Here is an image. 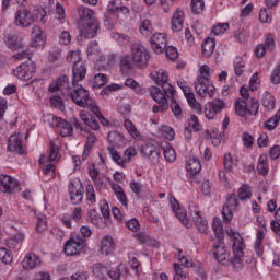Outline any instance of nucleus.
Masks as SVG:
<instances>
[{"mask_svg": "<svg viewBox=\"0 0 280 280\" xmlns=\"http://www.w3.org/2000/svg\"><path fill=\"white\" fill-rule=\"evenodd\" d=\"M226 234L229 237H232V250L234 253L233 266L237 270L242 268L244 264V241H242V236L231 228L226 230Z\"/></svg>", "mask_w": 280, "mask_h": 280, "instance_id": "5", "label": "nucleus"}, {"mask_svg": "<svg viewBox=\"0 0 280 280\" xmlns=\"http://www.w3.org/2000/svg\"><path fill=\"white\" fill-rule=\"evenodd\" d=\"M72 86L70 97L73 104L80 106V108H88L91 113H97V103L91 98L89 90L82 88V85H78V83Z\"/></svg>", "mask_w": 280, "mask_h": 280, "instance_id": "3", "label": "nucleus"}, {"mask_svg": "<svg viewBox=\"0 0 280 280\" xmlns=\"http://www.w3.org/2000/svg\"><path fill=\"white\" fill-rule=\"evenodd\" d=\"M100 252L102 255H113L115 253V242L112 236H104L101 241Z\"/></svg>", "mask_w": 280, "mask_h": 280, "instance_id": "26", "label": "nucleus"}, {"mask_svg": "<svg viewBox=\"0 0 280 280\" xmlns=\"http://www.w3.org/2000/svg\"><path fill=\"white\" fill-rule=\"evenodd\" d=\"M107 139L109 142H112L113 145H121V143H124L126 140L124 135L118 131H110L107 136Z\"/></svg>", "mask_w": 280, "mask_h": 280, "instance_id": "38", "label": "nucleus"}, {"mask_svg": "<svg viewBox=\"0 0 280 280\" xmlns=\"http://www.w3.org/2000/svg\"><path fill=\"white\" fill-rule=\"evenodd\" d=\"M272 84H280V61L271 72Z\"/></svg>", "mask_w": 280, "mask_h": 280, "instance_id": "64", "label": "nucleus"}, {"mask_svg": "<svg viewBox=\"0 0 280 280\" xmlns=\"http://www.w3.org/2000/svg\"><path fill=\"white\" fill-rule=\"evenodd\" d=\"M213 51H215V39L207 37L202 43V56L205 58H211Z\"/></svg>", "mask_w": 280, "mask_h": 280, "instance_id": "30", "label": "nucleus"}, {"mask_svg": "<svg viewBox=\"0 0 280 280\" xmlns=\"http://www.w3.org/2000/svg\"><path fill=\"white\" fill-rule=\"evenodd\" d=\"M112 189L116 194L117 200L122 205V207L128 210V197L124 192V188L119 184H113Z\"/></svg>", "mask_w": 280, "mask_h": 280, "instance_id": "29", "label": "nucleus"}, {"mask_svg": "<svg viewBox=\"0 0 280 280\" xmlns=\"http://www.w3.org/2000/svg\"><path fill=\"white\" fill-rule=\"evenodd\" d=\"M132 70V56L125 55L120 58V71L121 73H130Z\"/></svg>", "mask_w": 280, "mask_h": 280, "instance_id": "35", "label": "nucleus"}, {"mask_svg": "<svg viewBox=\"0 0 280 280\" xmlns=\"http://www.w3.org/2000/svg\"><path fill=\"white\" fill-rule=\"evenodd\" d=\"M107 150H108V152L110 154V158H112L114 163H117V165H120V167H126V163L124 161V158H121V155H119V152H117L115 150V148L108 147Z\"/></svg>", "mask_w": 280, "mask_h": 280, "instance_id": "41", "label": "nucleus"}, {"mask_svg": "<svg viewBox=\"0 0 280 280\" xmlns=\"http://www.w3.org/2000/svg\"><path fill=\"white\" fill-rule=\"evenodd\" d=\"M78 16H79L78 25L82 23H89L91 21H98L97 18L95 16V11L84 5H81L78 8Z\"/></svg>", "mask_w": 280, "mask_h": 280, "instance_id": "20", "label": "nucleus"}, {"mask_svg": "<svg viewBox=\"0 0 280 280\" xmlns=\"http://www.w3.org/2000/svg\"><path fill=\"white\" fill-rule=\"evenodd\" d=\"M58 152V144L55 141H50L49 153L46 159L48 161H60V154Z\"/></svg>", "mask_w": 280, "mask_h": 280, "instance_id": "40", "label": "nucleus"}, {"mask_svg": "<svg viewBox=\"0 0 280 280\" xmlns=\"http://www.w3.org/2000/svg\"><path fill=\"white\" fill-rule=\"evenodd\" d=\"M205 10L203 0H191V12L192 14H202Z\"/></svg>", "mask_w": 280, "mask_h": 280, "instance_id": "52", "label": "nucleus"}, {"mask_svg": "<svg viewBox=\"0 0 280 280\" xmlns=\"http://www.w3.org/2000/svg\"><path fill=\"white\" fill-rule=\"evenodd\" d=\"M130 49L133 65L140 69L148 67V61L150 60L148 49H145L141 43H132Z\"/></svg>", "mask_w": 280, "mask_h": 280, "instance_id": "7", "label": "nucleus"}, {"mask_svg": "<svg viewBox=\"0 0 280 280\" xmlns=\"http://www.w3.org/2000/svg\"><path fill=\"white\" fill-rule=\"evenodd\" d=\"M85 198L90 205H95V202H97V198L95 196V187H93L91 184L85 187Z\"/></svg>", "mask_w": 280, "mask_h": 280, "instance_id": "47", "label": "nucleus"}, {"mask_svg": "<svg viewBox=\"0 0 280 280\" xmlns=\"http://www.w3.org/2000/svg\"><path fill=\"white\" fill-rule=\"evenodd\" d=\"M226 108V103H224L221 98H215L212 102H208L205 108V115L207 119H215L222 110Z\"/></svg>", "mask_w": 280, "mask_h": 280, "instance_id": "13", "label": "nucleus"}, {"mask_svg": "<svg viewBox=\"0 0 280 280\" xmlns=\"http://www.w3.org/2000/svg\"><path fill=\"white\" fill-rule=\"evenodd\" d=\"M223 165L228 172H232L233 167H235V165H237V159H233V155H231V153L225 154Z\"/></svg>", "mask_w": 280, "mask_h": 280, "instance_id": "49", "label": "nucleus"}, {"mask_svg": "<svg viewBox=\"0 0 280 280\" xmlns=\"http://www.w3.org/2000/svg\"><path fill=\"white\" fill-rule=\"evenodd\" d=\"M36 266H40V258L33 253L26 254L22 261V268H24V270H34Z\"/></svg>", "mask_w": 280, "mask_h": 280, "instance_id": "25", "label": "nucleus"}, {"mask_svg": "<svg viewBox=\"0 0 280 280\" xmlns=\"http://www.w3.org/2000/svg\"><path fill=\"white\" fill-rule=\"evenodd\" d=\"M125 86H128V89H132L136 93H141L143 91V88H141V84L137 82L132 78H128L125 80Z\"/></svg>", "mask_w": 280, "mask_h": 280, "instance_id": "53", "label": "nucleus"}, {"mask_svg": "<svg viewBox=\"0 0 280 280\" xmlns=\"http://www.w3.org/2000/svg\"><path fill=\"white\" fill-rule=\"evenodd\" d=\"M8 152H16V154H24L25 153V144H23V140L21 138L20 132H15L10 136L8 140Z\"/></svg>", "mask_w": 280, "mask_h": 280, "instance_id": "18", "label": "nucleus"}, {"mask_svg": "<svg viewBox=\"0 0 280 280\" xmlns=\"http://www.w3.org/2000/svg\"><path fill=\"white\" fill-rule=\"evenodd\" d=\"M142 152L144 156H148V159L153 161V163H156V161H159V156H161V152H163L164 159L168 163H173V161H176V151H174L167 142H164V145L160 148H156L152 144H145L142 148Z\"/></svg>", "mask_w": 280, "mask_h": 280, "instance_id": "4", "label": "nucleus"}, {"mask_svg": "<svg viewBox=\"0 0 280 280\" xmlns=\"http://www.w3.org/2000/svg\"><path fill=\"white\" fill-rule=\"evenodd\" d=\"M214 259L222 266H233L235 261V254H233L232 260L229 259V252L226 250V245L223 242L218 243L213 246Z\"/></svg>", "mask_w": 280, "mask_h": 280, "instance_id": "11", "label": "nucleus"}, {"mask_svg": "<svg viewBox=\"0 0 280 280\" xmlns=\"http://www.w3.org/2000/svg\"><path fill=\"white\" fill-rule=\"evenodd\" d=\"M161 135L164 137V139H167V141H174V137H176L174 129L167 126L162 127Z\"/></svg>", "mask_w": 280, "mask_h": 280, "instance_id": "59", "label": "nucleus"}, {"mask_svg": "<svg viewBox=\"0 0 280 280\" xmlns=\"http://www.w3.org/2000/svg\"><path fill=\"white\" fill-rule=\"evenodd\" d=\"M151 49L155 54H163L167 49V34L155 33L150 37Z\"/></svg>", "mask_w": 280, "mask_h": 280, "instance_id": "16", "label": "nucleus"}, {"mask_svg": "<svg viewBox=\"0 0 280 280\" xmlns=\"http://www.w3.org/2000/svg\"><path fill=\"white\" fill-rule=\"evenodd\" d=\"M237 194L240 200H250V197L253 196L249 185H243L241 188H238Z\"/></svg>", "mask_w": 280, "mask_h": 280, "instance_id": "45", "label": "nucleus"}, {"mask_svg": "<svg viewBox=\"0 0 280 280\" xmlns=\"http://www.w3.org/2000/svg\"><path fill=\"white\" fill-rule=\"evenodd\" d=\"M113 38L116 40V43H118V45H128V43L132 40L131 36H128L124 33H114Z\"/></svg>", "mask_w": 280, "mask_h": 280, "instance_id": "51", "label": "nucleus"}, {"mask_svg": "<svg viewBox=\"0 0 280 280\" xmlns=\"http://www.w3.org/2000/svg\"><path fill=\"white\" fill-rule=\"evenodd\" d=\"M124 127L127 130L128 135L132 137V139H141V132H139V129H137V126H135V122L130 119H125Z\"/></svg>", "mask_w": 280, "mask_h": 280, "instance_id": "32", "label": "nucleus"}, {"mask_svg": "<svg viewBox=\"0 0 280 280\" xmlns=\"http://www.w3.org/2000/svg\"><path fill=\"white\" fill-rule=\"evenodd\" d=\"M12 254L5 247H0V261L2 264H12Z\"/></svg>", "mask_w": 280, "mask_h": 280, "instance_id": "60", "label": "nucleus"}, {"mask_svg": "<svg viewBox=\"0 0 280 280\" xmlns=\"http://www.w3.org/2000/svg\"><path fill=\"white\" fill-rule=\"evenodd\" d=\"M4 44L7 47H9V49H12V51L23 48V40H21L16 35H7L4 38Z\"/></svg>", "mask_w": 280, "mask_h": 280, "instance_id": "27", "label": "nucleus"}, {"mask_svg": "<svg viewBox=\"0 0 280 280\" xmlns=\"http://www.w3.org/2000/svg\"><path fill=\"white\" fill-rule=\"evenodd\" d=\"M59 45H71V33L69 31H62L59 35Z\"/></svg>", "mask_w": 280, "mask_h": 280, "instance_id": "62", "label": "nucleus"}, {"mask_svg": "<svg viewBox=\"0 0 280 280\" xmlns=\"http://www.w3.org/2000/svg\"><path fill=\"white\" fill-rule=\"evenodd\" d=\"M279 121H280V110H278L271 118H269L265 122V128H267V130H275V128L279 126Z\"/></svg>", "mask_w": 280, "mask_h": 280, "instance_id": "42", "label": "nucleus"}, {"mask_svg": "<svg viewBox=\"0 0 280 280\" xmlns=\"http://www.w3.org/2000/svg\"><path fill=\"white\" fill-rule=\"evenodd\" d=\"M170 205L172 211L175 213L176 218L180 220L182 224H184L186 229H191V222H189V219H187V212L183 208H180V203H178V200H176V198L174 197H171Z\"/></svg>", "mask_w": 280, "mask_h": 280, "instance_id": "17", "label": "nucleus"}, {"mask_svg": "<svg viewBox=\"0 0 280 280\" xmlns=\"http://www.w3.org/2000/svg\"><path fill=\"white\" fill-rule=\"evenodd\" d=\"M185 23V11L177 9L171 19L172 32H182Z\"/></svg>", "mask_w": 280, "mask_h": 280, "instance_id": "21", "label": "nucleus"}, {"mask_svg": "<svg viewBox=\"0 0 280 280\" xmlns=\"http://www.w3.org/2000/svg\"><path fill=\"white\" fill-rule=\"evenodd\" d=\"M79 25V34L83 38H95L100 30V21L92 20L91 22H83Z\"/></svg>", "mask_w": 280, "mask_h": 280, "instance_id": "14", "label": "nucleus"}, {"mask_svg": "<svg viewBox=\"0 0 280 280\" xmlns=\"http://www.w3.org/2000/svg\"><path fill=\"white\" fill-rule=\"evenodd\" d=\"M149 93L156 104H167V100H170L165 90H161L159 86H151L149 89Z\"/></svg>", "mask_w": 280, "mask_h": 280, "instance_id": "24", "label": "nucleus"}, {"mask_svg": "<svg viewBox=\"0 0 280 280\" xmlns=\"http://www.w3.org/2000/svg\"><path fill=\"white\" fill-rule=\"evenodd\" d=\"M45 16H47V11H45L44 8H37L33 11L27 8H22L16 11L13 23L16 27L23 28L32 27L36 22L45 25V23H47Z\"/></svg>", "mask_w": 280, "mask_h": 280, "instance_id": "1", "label": "nucleus"}, {"mask_svg": "<svg viewBox=\"0 0 280 280\" xmlns=\"http://www.w3.org/2000/svg\"><path fill=\"white\" fill-rule=\"evenodd\" d=\"M139 30H140V34H142V36H150V34L153 31L152 22H150V20H142L140 22Z\"/></svg>", "mask_w": 280, "mask_h": 280, "instance_id": "43", "label": "nucleus"}, {"mask_svg": "<svg viewBox=\"0 0 280 280\" xmlns=\"http://www.w3.org/2000/svg\"><path fill=\"white\" fill-rule=\"evenodd\" d=\"M189 214L192 220H197L198 218H202V212H200V207L196 202H190L188 206Z\"/></svg>", "mask_w": 280, "mask_h": 280, "instance_id": "54", "label": "nucleus"}, {"mask_svg": "<svg viewBox=\"0 0 280 280\" xmlns=\"http://www.w3.org/2000/svg\"><path fill=\"white\" fill-rule=\"evenodd\" d=\"M177 85L179 86V89H182L190 108H192V110H195L197 115H201L202 105H200V103L197 102L196 94H194L191 88H189L185 81H177Z\"/></svg>", "mask_w": 280, "mask_h": 280, "instance_id": "9", "label": "nucleus"}, {"mask_svg": "<svg viewBox=\"0 0 280 280\" xmlns=\"http://www.w3.org/2000/svg\"><path fill=\"white\" fill-rule=\"evenodd\" d=\"M21 242H23V236L16 235L14 237H10L7 240L5 244L11 250H16L19 246H21Z\"/></svg>", "mask_w": 280, "mask_h": 280, "instance_id": "50", "label": "nucleus"}, {"mask_svg": "<svg viewBox=\"0 0 280 280\" xmlns=\"http://www.w3.org/2000/svg\"><path fill=\"white\" fill-rule=\"evenodd\" d=\"M90 270L92 271V275L94 277H104L108 275V267H106L102 262H95L90 267Z\"/></svg>", "mask_w": 280, "mask_h": 280, "instance_id": "34", "label": "nucleus"}, {"mask_svg": "<svg viewBox=\"0 0 280 280\" xmlns=\"http://www.w3.org/2000/svg\"><path fill=\"white\" fill-rule=\"evenodd\" d=\"M275 96H272L270 93H266L262 97V106L266 108V110H275Z\"/></svg>", "mask_w": 280, "mask_h": 280, "instance_id": "44", "label": "nucleus"}, {"mask_svg": "<svg viewBox=\"0 0 280 280\" xmlns=\"http://www.w3.org/2000/svg\"><path fill=\"white\" fill-rule=\"evenodd\" d=\"M65 89H69V78L63 75L49 86V91L51 93H56L57 91H62Z\"/></svg>", "mask_w": 280, "mask_h": 280, "instance_id": "31", "label": "nucleus"}, {"mask_svg": "<svg viewBox=\"0 0 280 280\" xmlns=\"http://www.w3.org/2000/svg\"><path fill=\"white\" fill-rule=\"evenodd\" d=\"M240 208V200L237 195L232 194L228 197L225 203L223 205L222 215L225 222H231L233 220V212L237 211Z\"/></svg>", "mask_w": 280, "mask_h": 280, "instance_id": "12", "label": "nucleus"}, {"mask_svg": "<svg viewBox=\"0 0 280 280\" xmlns=\"http://www.w3.org/2000/svg\"><path fill=\"white\" fill-rule=\"evenodd\" d=\"M194 86L197 95L202 100H205L207 95L213 97L215 86H213V82H211V69L209 66L203 65L199 68V75L195 79Z\"/></svg>", "mask_w": 280, "mask_h": 280, "instance_id": "2", "label": "nucleus"}, {"mask_svg": "<svg viewBox=\"0 0 280 280\" xmlns=\"http://www.w3.org/2000/svg\"><path fill=\"white\" fill-rule=\"evenodd\" d=\"M200 170H202V164L198 158H192L187 161V172H189V174L196 175Z\"/></svg>", "mask_w": 280, "mask_h": 280, "instance_id": "33", "label": "nucleus"}, {"mask_svg": "<svg viewBox=\"0 0 280 280\" xmlns=\"http://www.w3.org/2000/svg\"><path fill=\"white\" fill-rule=\"evenodd\" d=\"M108 82V78L104 73H97L93 79L94 89H102Z\"/></svg>", "mask_w": 280, "mask_h": 280, "instance_id": "48", "label": "nucleus"}, {"mask_svg": "<svg viewBox=\"0 0 280 280\" xmlns=\"http://www.w3.org/2000/svg\"><path fill=\"white\" fill-rule=\"evenodd\" d=\"M70 218H72V220L77 222V224H80V222L84 220V211H82L81 207H75L72 210Z\"/></svg>", "mask_w": 280, "mask_h": 280, "instance_id": "55", "label": "nucleus"}, {"mask_svg": "<svg viewBox=\"0 0 280 280\" xmlns=\"http://www.w3.org/2000/svg\"><path fill=\"white\" fill-rule=\"evenodd\" d=\"M151 78L155 82V84H159L166 93L167 97H174L176 95V90L173 88L172 84H170L167 81L170 80V74H167V71L160 69L154 70L150 73Z\"/></svg>", "mask_w": 280, "mask_h": 280, "instance_id": "6", "label": "nucleus"}, {"mask_svg": "<svg viewBox=\"0 0 280 280\" xmlns=\"http://www.w3.org/2000/svg\"><path fill=\"white\" fill-rule=\"evenodd\" d=\"M70 200L72 205H80L82 202L84 196L82 195V190L75 186V184H70L69 186Z\"/></svg>", "mask_w": 280, "mask_h": 280, "instance_id": "28", "label": "nucleus"}, {"mask_svg": "<svg viewBox=\"0 0 280 280\" xmlns=\"http://www.w3.org/2000/svg\"><path fill=\"white\" fill-rule=\"evenodd\" d=\"M246 69V63L242 58L237 57L234 61V71L236 75H242Z\"/></svg>", "mask_w": 280, "mask_h": 280, "instance_id": "57", "label": "nucleus"}, {"mask_svg": "<svg viewBox=\"0 0 280 280\" xmlns=\"http://www.w3.org/2000/svg\"><path fill=\"white\" fill-rule=\"evenodd\" d=\"M89 219L94 224V226H102V224H104V219H102V215H100L95 209L89 212Z\"/></svg>", "mask_w": 280, "mask_h": 280, "instance_id": "46", "label": "nucleus"}, {"mask_svg": "<svg viewBox=\"0 0 280 280\" xmlns=\"http://www.w3.org/2000/svg\"><path fill=\"white\" fill-rule=\"evenodd\" d=\"M212 230L217 237H222L224 235V229L222 228V221L220 219H213Z\"/></svg>", "mask_w": 280, "mask_h": 280, "instance_id": "56", "label": "nucleus"}, {"mask_svg": "<svg viewBox=\"0 0 280 280\" xmlns=\"http://www.w3.org/2000/svg\"><path fill=\"white\" fill-rule=\"evenodd\" d=\"M67 60L73 66L78 65V62H82V56L80 55V50L70 51L67 56Z\"/></svg>", "mask_w": 280, "mask_h": 280, "instance_id": "58", "label": "nucleus"}, {"mask_svg": "<svg viewBox=\"0 0 280 280\" xmlns=\"http://www.w3.org/2000/svg\"><path fill=\"white\" fill-rule=\"evenodd\" d=\"M195 222V226H197V230L199 233H202L203 235H207L209 233V222L205 217H199L197 219L192 220Z\"/></svg>", "mask_w": 280, "mask_h": 280, "instance_id": "36", "label": "nucleus"}, {"mask_svg": "<svg viewBox=\"0 0 280 280\" xmlns=\"http://www.w3.org/2000/svg\"><path fill=\"white\" fill-rule=\"evenodd\" d=\"M135 156H137V149H135V147H128L125 150L124 158H122L125 161V165L129 163Z\"/></svg>", "mask_w": 280, "mask_h": 280, "instance_id": "61", "label": "nucleus"}, {"mask_svg": "<svg viewBox=\"0 0 280 280\" xmlns=\"http://www.w3.org/2000/svg\"><path fill=\"white\" fill-rule=\"evenodd\" d=\"M34 73H36V65L34 63H21L14 71L13 74L19 80L23 82H27V80H32L34 78Z\"/></svg>", "mask_w": 280, "mask_h": 280, "instance_id": "15", "label": "nucleus"}, {"mask_svg": "<svg viewBox=\"0 0 280 280\" xmlns=\"http://www.w3.org/2000/svg\"><path fill=\"white\" fill-rule=\"evenodd\" d=\"M85 240L80 236H72L65 244L63 250L68 257H73L75 255H80L84 248Z\"/></svg>", "mask_w": 280, "mask_h": 280, "instance_id": "10", "label": "nucleus"}, {"mask_svg": "<svg viewBox=\"0 0 280 280\" xmlns=\"http://www.w3.org/2000/svg\"><path fill=\"white\" fill-rule=\"evenodd\" d=\"M235 112L240 117H246L248 115V107L246 101L238 98L235 103Z\"/></svg>", "mask_w": 280, "mask_h": 280, "instance_id": "39", "label": "nucleus"}, {"mask_svg": "<svg viewBox=\"0 0 280 280\" xmlns=\"http://www.w3.org/2000/svg\"><path fill=\"white\" fill-rule=\"evenodd\" d=\"M0 183L4 194H12L14 189H19V182L9 175H1Z\"/></svg>", "mask_w": 280, "mask_h": 280, "instance_id": "23", "label": "nucleus"}, {"mask_svg": "<svg viewBox=\"0 0 280 280\" xmlns=\"http://www.w3.org/2000/svg\"><path fill=\"white\" fill-rule=\"evenodd\" d=\"M268 158L264 154H261L258 159V164H257V171L260 176H268Z\"/></svg>", "mask_w": 280, "mask_h": 280, "instance_id": "37", "label": "nucleus"}, {"mask_svg": "<svg viewBox=\"0 0 280 280\" xmlns=\"http://www.w3.org/2000/svg\"><path fill=\"white\" fill-rule=\"evenodd\" d=\"M46 36L45 32L40 30V26L35 25L32 28V47L35 49H43L45 47Z\"/></svg>", "mask_w": 280, "mask_h": 280, "instance_id": "19", "label": "nucleus"}, {"mask_svg": "<svg viewBox=\"0 0 280 280\" xmlns=\"http://www.w3.org/2000/svg\"><path fill=\"white\" fill-rule=\"evenodd\" d=\"M85 78L86 66H84V61H79L72 67V85L78 84V82H82Z\"/></svg>", "mask_w": 280, "mask_h": 280, "instance_id": "22", "label": "nucleus"}, {"mask_svg": "<svg viewBox=\"0 0 280 280\" xmlns=\"http://www.w3.org/2000/svg\"><path fill=\"white\" fill-rule=\"evenodd\" d=\"M229 30V23H219L212 28V34H215V36H220V34H224Z\"/></svg>", "mask_w": 280, "mask_h": 280, "instance_id": "63", "label": "nucleus"}, {"mask_svg": "<svg viewBox=\"0 0 280 280\" xmlns=\"http://www.w3.org/2000/svg\"><path fill=\"white\" fill-rule=\"evenodd\" d=\"M46 117L51 128H60L59 132L61 137H71V135H73V126L67 122V120L54 114H48Z\"/></svg>", "mask_w": 280, "mask_h": 280, "instance_id": "8", "label": "nucleus"}]
</instances>
